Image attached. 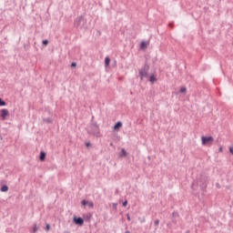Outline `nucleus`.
Instances as JSON below:
<instances>
[{"label": "nucleus", "mask_w": 233, "mask_h": 233, "mask_svg": "<svg viewBox=\"0 0 233 233\" xmlns=\"http://www.w3.org/2000/svg\"><path fill=\"white\" fill-rule=\"evenodd\" d=\"M88 134H92V136H96V137H101V132L99 131V126L93 124L90 126L88 129Z\"/></svg>", "instance_id": "obj_1"}, {"label": "nucleus", "mask_w": 233, "mask_h": 233, "mask_svg": "<svg viewBox=\"0 0 233 233\" xmlns=\"http://www.w3.org/2000/svg\"><path fill=\"white\" fill-rule=\"evenodd\" d=\"M85 25H86V20L85 19V17L83 15L78 16L75 22H74V25L76 28H85Z\"/></svg>", "instance_id": "obj_2"}, {"label": "nucleus", "mask_w": 233, "mask_h": 233, "mask_svg": "<svg viewBox=\"0 0 233 233\" xmlns=\"http://www.w3.org/2000/svg\"><path fill=\"white\" fill-rule=\"evenodd\" d=\"M148 70H150V66H144L142 69H139V76L141 81H143V79H145V77H148Z\"/></svg>", "instance_id": "obj_3"}, {"label": "nucleus", "mask_w": 233, "mask_h": 233, "mask_svg": "<svg viewBox=\"0 0 233 233\" xmlns=\"http://www.w3.org/2000/svg\"><path fill=\"white\" fill-rule=\"evenodd\" d=\"M201 141H202V145H204V147H207L208 145H212V143H214V137H202Z\"/></svg>", "instance_id": "obj_4"}, {"label": "nucleus", "mask_w": 233, "mask_h": 233, "mask_svg": "<svg viewBox=\"0 0 233 233\" xmlns=\"http://www.w3.org/2000/svg\"><path fill=\"white\" fill-rule=\"evenodd\" d=\"M7 116H10L8 109L0 110V117L2 118V121H5Z\"/></svg>", "instance_id": "obj_5"}, {"label": "nucleus", "mask_w": 233, "mask_h": 233, "mask_svg": "<svg viewBox=\"0 0 233 233\" xmlns=\"http://www.w3.org/2000/svg\"><path fill=\"white\" fill-rule=\"evenodd\" d=\"M74 221L76 225H79L80 227H83L85 220L82 218H74Z\"/></svg>", "instance_id": "obj_6"}, {"label": "nucleus", "mask_w": 233, "mask_h": 233, "mask_svg": "<svg viewBox=\"0 0 233 233\" xmlns=\"http://www.w3.org/2000/svg\"><path fill=\"white\" fill-rule=\"evenodd\" d=\"M147 46H148V42L143 41L140 44V50H145L146 48H147Z\"/></svg>", "instance_id": "obj_7"}, {"label": "nucleus", "mask_w": 233, "mask_h": 233, "mask_svg": "<svg viewBox=\"0 0 233 233\" xmlns=\"http://www.w3.org/2000/svg\"><path fill=\"white\" fill-rule=\"evenodd\" d=\"M46 157V153H45V151H41L40 152V161H45Z\"/></svg>", "instance_id": "obj_8"}, {"label": "nucleus", "mask_w": 233, "mask_h": 233, "mask_svg": "<svg viewBox=\"0 0 233 233\" xmlns=\"http://www.w3.org/2000/svg\"><path fill=\"white\" fill-rule=\"evenodd\" d=\"M121 127H123V123L121 122H117L115 127H114V130H119V128H121Z\"/></svg>", "instance_id": "obj_9"}, {"label": "nucleus", "mask_w": 233, "mask_h": 233, "mask_svg": "<svg viewBox=\"0 0 233 233\" xmlns=\"http://www.w3.org/2000/svg\"><path fill=\"white\" fill-rule=\"evenodd\" d=\"M128 153H127V150L125 148H122L121 153L119 154V157H125L127 156Z\"/></svg>", "instance_id": "obj_10"}, {"label": "nucleus", "mask_w": 233, "mask_h": 233, "mask_svg": "<svg viewBox=\"0 0 233 233\" xmlns=\"http://www.w3.org/2000/svg\"><path fill=\"white\" fill-rule=\"evenodd\" d=\"M149 81H150V83L154 84V83H156V81H157V78L156 77V76L151 75L149 77Z\"/></svg>", "instance_id": "obj_11"}, {"label": "nucleus", "mask_w": 233, "mask_h": 233, "mask_svg": "<svg viewBox=\"0 0 233 233\" xmlns=\"http://www.w3.org/2000/svg\"><path fill=\"white\" fill-rule=\"evenodd\" d=\"M109 65H110V57L106 56L105 58V66H109Z\"/></svg>", "instance_id": "obj_12"}, {"label": "nucleus", "mask_w": 233, "mask_h": 233, "mask_svg": "<svg viewBox=\"0 0 233 233\" xmlns=\"http://www.w3.org/2000/svg\"><path fill=\"white\" fill-rule=\"evenodd\" d=\"M1 191H2V192H8V186H3V187H1Z\"/></svg>", "instance_id": "obj_13"}, {"label": "nucleus", "mask_w": 233, "mask_h": 233, "mask_svg": "<svg viewBox=\"0 0 233 233\" xmlns=\"http://www.w3.org/2000/svg\"><path fill=\"white\" fill-rule=\"evenodd\" d=\"M0 106H6V102L3 98H0Z\"/></svg>", "instance_id": "obj_14"}, {"label": "nucleus", "mask_w": 233, "mask_h": 233, "mask_svg": "<svg viewBox=\"0 0 233 233\" xmlns=\"http://www.w3.org/2000/svg\"><path fill=\"white\" fill-rule=\"evenodd\" d=\"M87 205H88L89 208H94V202L87 201Z\"/></svg>", "instance_id": "obj_15"}, {"label": "nucleus", "mask_w": 233, "mask_h": 233, "mask_svg": "<svg viewBox=\"0 0 233 233\" xmlns=\"http://www.w3.org/2000/svg\"><path fill=\"white\" fill-rule=\"evenodd\" d=\"M37 230H38L37 225L35 224V225L33 226V232L35 233V232H37Z\"/></svg>", "instance_id": "obj_16"}, {"label": "nucleus", "mask_w": 233, "mask_h": 233, "mask_svg": "<svg viewBox=\"0 0 233 233\" xmlns=\"http://www.w3.org/2000/svg\"><path fill=\"white\" fill-rule=\"evenodd\" d=\"M187 92V87L180 88V94H185Z\"/></svg>", "instance_id": "obj_17"}, {"label": "nucleus", "mask_w": 233, "mask_h": 233, "mask_svg": "<svg viewBox=\"0 0 233 233\" xmlns=\"http://www.w3.org/2000/svg\"><path fill=\"white\" fill-rule=\"evenodd\" d=\"M154 225H155V227H159V219H156L154 221Z\"/></svg>", "instance_id": "obj_18"}, {"label": "nucleus", "mask_w": 233, "mask_h": 233, "mask_svg": "<svg viewBox=\"0 0 233 233\" xmlns=\"http://www.w3.org/2000/svg\"><path fill=\"white\" fill-rule=\"evenodd\" d=\"M43 45H44V46H48V40H43Z\"/></svg>", "instance_id": "obj_19"}, {"label": "nucleus", "mask_w": 233, "mask_h": 233, "mask_svg": "<svg viewBox=\"0 0 233 233\" xmlns=\"http://www.w3.org/2000/svg\"><path fill=\"white\" fill-rule=\"evenodd\" d=\"M71 66L74 67V68H76V67L77 66V64H76V62H73V63L71 64Z\"/></svg>", "instance_id": "obj_20"}, {"label": "nucleus", "mask_w": 233, "mask_h": 233, "mask_svg": "<svg viewBox=\"0 0 233 233\" xmlns=\"http://www.w3.org/2000/svg\"><path fill=\"white\" fill-rule=\"evenodd\" d=\"M81 203H82V205L86 206V205H87L88 201H86V200H82Z\"/></svg>", "instance_id": "obj_21"}, {"label": "nucleus", "mask_w": 233, "mask_h": 233, "mask_svg": "<svg viewBox=\"0 0 233 233\" xmlns=\"http://www.w3.org/2000/svg\"><path fill=\"white\" fill-rule=\"evenodd\" d=\"M123 207H127V205H128V201L127 200H126L125 202H123Z\"/></svg>", "instance_id": "obj_22"}, {"label": "nucleus", "mask_w": 233, "mask_h": 233, "mask_svg": "<svg viewBox=\"0 0 233 233\" xmlns=\"http://www.w3.org/2000/svg\"><path fill=\"white\" fill-rule=\"evenodd\" d=\"M46 123H52V120L50 118L45 119Z\"/></svg>", "instance_id": "obj_23"}, {"label": "nucleus", "mask_w": 233, "mask_h": 233, "mask_svg": "<svg viewBox=\"0 0 233 233\" xmlns=\"http://www.w3.org/2000/svg\"><path fill=\"white\" fill-rule=\"evenodd\" d=\"M46 230H50V225H46Z\"/></svg>", "instance_id": "obj_24"}, {"label": "nucleus", "mask_w": 233, "mask_h": 233, "mask_svg": "<svg viewBox=\"0 0 233 233\" xmlns=\"http://www.w3.org/2000/svg\"><path fill=\"white\" fill-rule=\"evenodd\" d=\"M172 216H173V218H176V216H177V212H173Z\"/></svg>", "instance_id": "obj_25"}, {"label": "nucleus", "mask_w": 233, "mask_h": 233, "mask_svg": "<svg viewBox=\"0 0 233 233\" xmlns=\"http://www.w3.org/2000/svg\"><path fill=\"white\" fill-rule=\"evenodd\" d=\"M90 145H91L90 142L86 143V147H90Z\"/></svg>", "instance_id": "obj_26"}, {"label": "nucleus", "mask_w": 233, "mask_h": 233, "mask_svg": "<svg viewBox=\"0 0 233 233\" xmlns=\"http://www.w3.org/2000/svg\"><path fill=\"white\" fill-rule=\"evenodd\" d=\"M127 221H130V215H127Z\"/></svg>", "instance_id": "obj_27"}, {"label": "nucleus", "mask_w": 233, "mask_h": 233, "mask_svg": "<svg viewBox=\"0 0 233 233\" xmlns=\"http://www.w3.org/2000/svg\"><path fill=\"white\" fill-rule=\"evenodd\" d=\"M219 152H223V147H220V148H219Z\"/></svg>", "instance_id": "obj_28"}, {"label": "nucleus", "mask_w": 233, "mask_h": 233, "mask_svg": "<svg viewBox=\"0 0 233 233\" xmlns=\"http://www.w3.org/2000/svg\"><path fill=\"white\" fill-rule=\"evenodd\" d=\"M125 233H130V231H126Z\"/></svg>", "instance_id": "obj_29"}]
</instances>
